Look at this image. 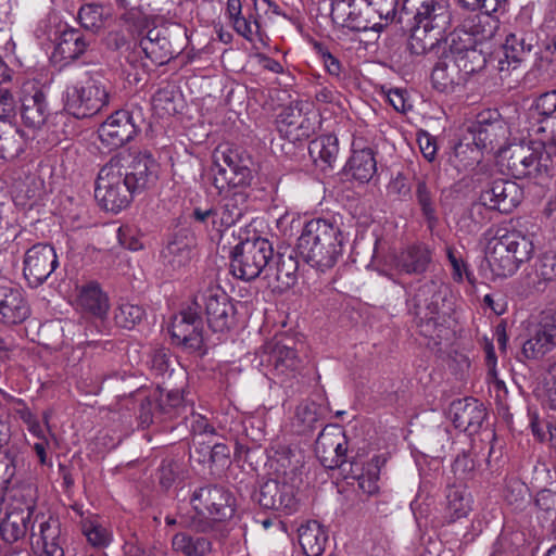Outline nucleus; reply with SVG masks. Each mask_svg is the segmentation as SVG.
<instances>
[{
  "instance_id": "1",
  "label": "nucleus",
  "mask_w": 556,
  "mask_h": 556,
  "mask_svg": "<svg viewBox=\"0 0 556 556\" xmlns=\"http://www.w3.org/2000/svg\"><path fill=\"white\" fill-rule=\"evenodd\" d=\"M159 165L149 151L127 152L112 157L99 172L94 197L105 211L118 213L136 193L154 185Z\"/></svg>"
},
{
  "instance_id": "2",
  "label": "nucleus",
  "mask_w": 556,
  "mask_h": 556,
  "mask_svg": "<svg viewBox=\"0 0 556 556\" xmlns=\"http://www.w3.org/2000/svg\"><path fill=\"white\" fill-rule=\"evenodd\" d=\"M216 172L212 184L218 194L223 195L216 205L219 226L223 230L236 225L248 210L249 187L254 179L250 167L252 161L237 150H216L214 154Z\"/></svg>"
},
{
  "instance_id": "3",
  "label": "nucleus",
  "mask_w": 556,
  "mask_h": 556,
  "mask_svg": "<svg viewBox=\"0 0 556 556\" xmlns=\"http://www.w3.org/2000/svg\"><path fill=\"white\" fill-rule=\"evenodd\" d=\"M344 237L334 218H313L305 223L296 248L312 267L326 271L332 268L343 253Z\"/></svg>"
},
{
  "instance_id": "4",
  "label": "nucleus",
  "mask_w": 556,
  "mask_h": 556,
  "mask_svg": "<svg viewBox=\"0 0 556 556\" xmlns=\"http://www.w3.org/2000/svg\"><path fill=\"white\" fill-rule=\"evenodd\" d=\"M194 515H181L182 528L198 534L213 530L215 522H224L235 515L236 500L231 492L220 485H205L197 489L191 497Z\"/></svg>"
},
{
  "instance_id": "5",
  "label": "nucleus",
  "mask_w": 556,
  "mask_h": 556,
  "mask_svg": "<svg viewBox=\"0 0 556 556\" xmlns=\"http://www.w3.org/2000/svg\"><path fill=\"white\" fill-rule=\"evenodd\" d=\"M62 102L64 111L77 119L90 118L110 103V92L99 73H85L84 77L66 86Z\"/></svg>"
},
{
  "instance_id": "6",
  "label": "nucleus",
  "mask_w": 556,
  "mask_h": 556,
  "mask_svg": "<svg viewBox=\"0 0 556 556\" xmlns=\"http://www.w3.org/2000/svg\"><path fill=\"white\" fill-rule=\"evenodd\" d=\"M533 253L532 241L520 231H507L488 242L486 262L494 276H513Z\"/></svg>"
},
{
  "instance_id": "7",
  "label": "nucleus",
  "mask_w": 556,
  "mask_h": 556,
  "mask_svg": "<svg viewBox=\"0 0 556 556\" xmlns=\"http://www.w3.org/2000/svg\"><path fill=\"white\" fill-rule=\"evenodd\" d=\"M256 359L266 376L280 379L281 382L294 377L302 364L295 339L287 333H277L267 340L257 351Z\"/></svg>"
},
{
  "instance_id": "8",
  "label": "nucleus",
  "mask_w": 556,
  "mask_h": 556,
  "mask_svg": "<svg viewBox=\"0 0 556 556\" xmlns=\"http://www.w3.org/2000/svg\"><path fill=\"white\" fill-rule=\"evenodd\" d=\"M274 250L265 238L245 240L231 251L230 273L238 279L252 281L267 271Z\"/></svg>"
},
{
  "instance_id": "9",
  "label": "nucleus",
  "mask_w": 556,
  "mask_h": 556,
  "mask_svg": "<svg viewBox=\"0 0 556 556\" xmlns=\"http://www.w3.org/2000/svg\"><path fill=\"white\" fill-rule=\"evenodd\" d=\"M549 159L527 143L511 144L502 153V165L516 179L530 178L542 184L549 176Z\"/></svg>"
},
{
  "instance_id": "10",
  "label": "nucleus",
  "mask_w": 556,
  "mask_h": 556,
  "mask_svg": "<svg viewBox=\"0 0 556 556\" xmlns=\"http://www.w3.org/2000/svg\"><path fill=\"white\" fill-rule=\"evenodd\" d=\"M194 308L204 307L207 324L214 332H225L236 325L237 309L231 298L217 285H210L193 299Z\"/></svg>"
},
{
  "instance_id": "11",
  "label": "nucleus",
  "mask_w": 556,
  "mask_h": 556,
  "mask_svg": "<svg viewBox=\"0 0 556 556\" xmlns=\"http://www.w3.org/2000/svg\"><path fill=\"white\" fill-rule=\"evenodd\" d=\"M186 409L182 393L179 390L166 393L155 391L140 402L138 419L143 428H148L154 424L173 420L181 416Z\"/></svg>"
},
{
  "instance_id": "12",
  "label": "nucleus",
  "mask_w": 556,
  "mask_h": 556,
  "mask_svg": "<svg viewBox=\"0 0 556 556\" xmlns=\"http://www.w3.org/2000/svg\"><path fill=\"white\" fill-rule=\"evenodd\" d=\"M403 12L412 21V25L426 30L445 31L451 24L452 14L446 0H404Z\"/></svg>"
},
{
  "instance_id": "13",
  "label": "nucleus",
  "mask_w": 556,
  "mask_h": 556,
  "mask_svg": "<svg viewBox=\"0 0 556 556\" xmlns=\"http://www.w3.org/2000/svg\"><path fill=\"white\" fill-rule=\"evenodd\" d=\"M169 332L173 341L185 350L206 353L203 321L192 306L173 318Z\"/></svg>"
},
{
  "instance_id": "14",
  "label": "nucleus",
  "mask_w": 556,
  "mask_h": 556,
  "mask_svg": "<svg viewBox=\"0 0 556 556\" xmlns=\"http://www.w3.org/2000/svg\"><path fill=\"white\" fill-rule=\"evenodd\" d=\"M59 265L55 250L48 243H37L27 250L23 274L30 287L42 285Z\"/></svg>"
},
{
  "instance_id": "15",
  "label": "nucleus",
  "mask_w": 556,
  "mask_h": 556,
  "mask_svg": "<svg viewBox=\"0 0 556 556\" xmlns=\"http://www.w3.org/2000/svg\"><path fill=\"white\" fill-rule=\"evenodd\" d=\"M523 199V190L521 187L507 179L493 180L488 187L481 191L479 201L481 205L508 214L516 208Z\"/></svg>"
},
{
  "instance_id": "16",
  "label": "nucleus",
  "mask_w": 556,
  "mask_h": 556,
  "mask_svg": "<svg viewBox=\"0 0 556 556\" xmlns=\"http://www.w3.org/2000/svg\"><path fill=\"white\" fill-rule=\"evenodd\" d=\"M257 501L265 509L291 515L299 508L295 486L286 479H269L261 485Z\"/></svg>"
},
{
  "instance_id": "17",
  "label": "nucleus",
  "mask_w": 556,
  "mask_h": 556,
  "mask_svg": "<svg viewBox=\"0 0 556 556\" xmlns=\"http://www.w3.org/2000/svg\"><path fill=\"white\" fill-rule=\"evenodd\" d=\"M138 128L128 111H116L101 124L98 135L101 143L110 151L123 147L134 139Z\"/></svg>"
},
{
  "instance_id": "18",
  "label": "nucleus",
  "mask_w": 556,
  "mask_h": 556,
  "mask_svg": "<svg viewBox=\"0 0 556 556\" xmlns=\"http://www.w3.org/2000/svg\"><path fill=\"white\" fill-rule=\"evenodd\" d=\"M29 305L21 288L11 281H0V323L18 325L28 318Z\"/></svg>"
},
{
  "instance_id": "19",
  "label": "nucleus",
  "mask_w": 556,
  "mask_h": 556,
  "mask_svg": "<svg viewBox=\"0 0 556 556\" xmlns=\"http://www.w3.org/2000/svg\"><path fill=\"white\" fill-rule=\"evenodd\" d=\"M448 416L455 428L473 434L481 428L486 417V409L476 399H458L451 403Z\"/></svg>"
},
{
  "instance_id": "20",
  "label": "nucleus",
  "mask_w": 556,
  "mask_h": 556,
  "mask_svg": "<svg viewBox=\"0 0 556 556\" xmlns=\"http://www.w3.org/2000/svg\"><path fill=\"white\" fill-rule=\"evenodd\" d=\"M533 37L525 33H510L503 45V56L498 59L500 73L509 74L516 70L533 48Z\"/></svg>"
},
{
  "instance_id": "21",
  "label": "nucleus",
  "mask_w": 556,
  "mask_h": 556,
  "mask_svg": "<svg viewBox=\"0 0 556 556\" xmlns=\"http://www.w3.org/2000/svg\"><path fill=\"white\" fill-rule=\"evenodd\" d=\"M364 0H332L330 16L332 22L353 31H365L370 22L364 17L362 7Z\"/></svg>"
},
{
  "instance_id": "22",
  "label": "nucleus",
  "mask_w": 556,
  "mask_h": 556,
  "mask_svg": "<svg viewBox=\"0 0 556 556\" xmlns=\"http://www.w3.org/2000/svg\"><path fill=\"white\" fill-rule=\"evenodd\" d=\"M94 42L93 35L85 34L78 28L67 27L61 33L53 54L65 61L78 60Z\"/></svg>"
},
{
  "instance_id": "23",
  "label": "nucleus",
  "mask_w": 556,
  "mask_h": 556,
  "mask_svg": "<svg viewBox=\"0 0 556 556\" xmlns=\"http://www.w3.org/2000/svg\"><path fill=\"white\" fill-rule=\"evenodd\" d=\"M432 262V252L425 243H415L402 250L395 257V268L407 275L425 274Z\"/></svg>"
},
{
  "instance_id": "24",
  "label": "nucleus",
  "mask_w": 556,
  "mask_h": 556,
  "mask_svg": "<svg viewBox=\"0 0 556 556\" xmlns=\"http://www.w3.org/2000/svg\"><path fill=\"white\" fill-rule=\"evenodd\" d=\"M11 502L8 505V511H23V515L35 520L55 521L51 517L45 519V514L37 506V489L33 484H23L13 486L10 490Z\"/></svg>"
},
{
  "instance_id": "25",
  "label": "nucleus",
  "mask_w": 556,
  "mask_h": 556,
  "mask_svg": "<svg viewBox=\"0 0 556 556\" xmlns=\"http://www.w3.org/2000/svg\"><path fill=\"white\" fill-rule=\"evenodd\" d=\"M431 81L434 89L445 93L454 92L467 84L454 60L447 55L437 62L431 73Z\"/></svg>"
},
{
  "instance_id": "26",
  "label": "nucleus",
  "mask_w": 556,
  "mask_h": 556,
  "mask_svg": "<svg viewBox=\"0 0 556 556\" xmlns=\"http://www.w3.org/2000/svg\"><path fill=\"white\" fill-rule=\"evenodd\" d=\"M48 115L46 96L41 90L36 89L33 93H24L21 116L25 126L40 129L46 124Z\"/></svg>"
},
{
  "instance_id": "27",
  "label": "nucleus",
  "mask_w": 556,
  "mask_h": 556,
  "mask_svg": "<svg viewBox=\"0 0 556 556\" xmlns=\"http://www.w3.org/2000/svg\"><path fill=\"white\" fill-rule=\"evenodd\" d=\"M40 520L26 517L23 511H8L4 519L0 522V535L2 540L9 544L23 540L29 532L31 538L35 536V523Z\"/></svg>"
},
{
  "instance_id": "28",
  "label": "nucleus",
  "mask_w": 556,
  "mask_h": 556,
  "mask_svg": "<svg viewBox=\"0 0 556 556\" xmlns=\"http://www.w3.org/2000/svg\"><path fill=\"white\" fill-rule=\"evenodd\" d=\"M346 442L340 437L320 435L316 441V453L321 465L328 469L342 467L346 463Z\"/></svg>"
},
{
  "instance_id": "29",
  "label": "nucleus",
  "mask_w": 556,
  "mask_h": 556,
  "mask_svg": "<svg viewBox=\"0 0 556 556\" xmlns=\"http://www.w3.org/2000/svg\"><path fill=\"white\" fill-rule=\"evenodd\" d=\"M2 437V433H0ZM23 445L18 441L0 438V485L9 483L24 465Z\"/></svg>"
},
{
  "instance_id": "30",
  "label": "nucleus",
  "mask_w": 556,
  "mask_h": 556,
  "mask_svg": "<svg viewBox=\"0 0 556 556\" xmlns=\"http://www.w3.org/2000/svg\"><path fill=\"white\" fill-rule=\"evenodd\" d=\"M299 543L306 556H320L328 542L326 528L316 520H308L298 529Z\"/></svg>"
},
{
  "instance_id": "31",
  "label": "nucleus",
  "mask_w": 556,
  "mask_h": 556,
  "mask_svg": "<svg viewBox=\"0 0 556 556\" xmlns=\"http://www.w3.org/2000/svg\"><path fill=\"white\" fill-rule=\"evenodd\" d=\"M139 46L144 52V58L157 65L167 63L176 53L168 38L156 28L150 29Z\"/></svg>"
},
{
  "instance_id": "32",
  "label": "nucleus",
  "mask_w": 556,
  "mask_h": 556,
  "mask_svg": "<svg viewBox=\"0 0 556 556\" xmlns=\"http://www.w3.org/2000/svg\"><path fill=\"white\" fill-rule=\"evenodd\" d=\"M377 172V161L370 148L353 151L344 166L345 176L362 184L368 182Z\"/></svg>"
},
{
  "instance_id": "33",
  "label": "nucleus",
  "mask_w": 556,
  "mask_h": 556,
  "mask_svg": "<svg viewBox=\"0 0 556 556\" xmlns=\"http://www.w3.org/2000/svg\"><path fill=\"white\" fill-rule=\"evenodd\" d=\"M78 304L84 312L101 319L108 315L110 308L108 294L96 281H90L83 286L78 296Z\"/></svg>"
},
{
  "instance_id": "34",
  "label": "nucleus",
  "mask_w": 556,
  "mask_h": 556,
  "mask_svg": "<svg viewBox=\"0 0 556 556\" xmlns=\"http://www.w3.org/2000/svg\"><path fill=\"white\" fill-rule=\"evenodd\" d=\"M428 298H434L432 305V313H440L444 307L445 303V288L437 280H428L420 285L416 290L412 303L415 316H420L424 312V304L428 301Z\"/></svg>"
},
{
  "instance_id": "35",
  "label": "nucleus",
  "mask_w": 556,
  "mask_h": 556,
  "mask_svg": "<svg viewBox=\"0 0 556 556\" xmlns=\"http://www.w3.org/2000/svg\"><path fill=\"white\" fill-rule=\"evenodd\" d=\"M172 548L184 556H208L213 551V543L205 535L178 532L172 539Z\"/></svg>"
},
{
  "instance_id": "36",
  "label": "nucleus",
  "mask_w": 556,
  "mask_h": 556,
  "mask_svg": "<svg viewBox=\"0 0 556 556\" xmlns=\"http://www.w3.org/2000/svg\"><path fill=\"white\" fill-rule=\"evenodd\" d=\"M473 144L479 149H494L505 139L506 128L502 121L479 119L472 127Z\"/></svg>"
},
{
  "instance_id": "37",
  "label": "nucleus",
  "mask_w": 556,
  "mask_h": 556,
  "mask_svg": "<svg viewBox=\"0 0 556 556\" xmlns=\"http://www.w3.org/2000/svg\"><path fill=\"white\" fill-rule=\"evenodd\" d=\"M339 147L337 138L330 135L320 136L308 144V154L321 169L331 168L337 160Z\"/></svg>"
},
{
  "instance_id": "38",
  "label": "nucleus",
  "mask_w": 556,
  "mask_h": 556,
  "mask_svg": "<svg viewBox=\"0 0 556 556\" xmlns=\"http://www.w3.org/2000/svg\"><path fill=\"white\" fill-rule=\"evenodd\" d=\"M110 17V9L97 2L83 4L77 13V20L80 26L85 30L90 31L89 35L93 36L104 28L105 23Z\"/></svg>"
},
{
  "instance_id": "39",
  "label": "nucleus",
  "mask_w": 556,
  "mask_h": 556,
  "mask_svg": "<svg viewBox=\"0 0 556 556\" xmlns=\"http://www.w3.org/2000/svg\"><path fill=\"white\" fill-rule=\"evenodd\" d=\"M471 495L465 489L457 486L448 488L444 509L445 520L448 523H453L458 519L467 517L471 510Z\"/></svg>"
},
{
  "instance_id": "40",
  "label": "nucleus",
  "mask_w": 556,
  "mask_h": 556,
  "mask_svg": "<svg viewBox=\"0 0 556 556\" xmlns=\"http://www.w3.org/2000/svg\"><path fill=\"white\" fill-rule=\"evenodd\" d=\"M143 50L134 48L127 51L124 60L121 61V70L127 83L131 86H137L148 75L149 66L143 60Z\"/></svg>"
},
{
  "instance_id": "41",
  "label": "nucleus",
  "mask_w": 556,
  "mask_h": 556,
  "mask_svg": "<svg viewBox=\"0 0 556 556\" xmlns=\"http://www.w3.org/2000/svg\"><path fill=\"white\" fill-rule=\"evenodd\" d=\"M192 249L185 238L175 237L162 250L161 257L164 266L172 270H179L187 266L191 260Z\"/></svg>"
},
{
  "instance_id": "42",
  "label": "nucleus",
  "mask_w": 556,
  "mask_h": 556,
  "mask_svg": "<svg viewBox=\"0 0 556 556\" xmlns=\"http://www.w3.org/2000/svg\"><path fill=\"white\" fill-rule=\"evenodd\" d=\"M429 34L412 25L410 36L404 47V52L407 53L403 60L404 65L414 63L416 58L425 55L434 47L439 38Z\"/></svg>"
},
{
  "instance_id": "43",
  "label": "nucleus",
  "mask_w": 556,
  "mask_h": 556,
  "mask_svg": "<svg viewBox=\"0 0 556 556\" xmlns=\"http://www.w3.org/2000/svg\"><path fill=\"white\" fill-rule=\"evenodd\" d=\"M41 556H65V538L62 535L59 521H42L40 523Z\"/></svg>"
},
{
  "instance_id": "44",
  "label": "nucleus",
  "mask_w": 556,
  "mask_h": 556,
  "mask_svg": "<svg viewBox=\"0 0 556 556\" xmlns=\"http://www.w3.org/2000/svg\"><path fill=\"white\" fill-rule=\"evenodd\" d=\"M538 114L539 131L545 132L556 124V89L541 93L533 102Z\"/></svg>"
},
{
  "instance_id": "45",
  "label": "nucleus",
  "mask_w": 556,
  "mask_h": 556,
  "mask_svg": "<svg viewBox=\"0 0 556 556\" xmlns=\"http://www.w3.org/2000/svg\"><path fill=\"white\" fill-rule=\"evenodd\" d=\"M81 532L94 547H105L112 541V533L98 516H87L80 522Z\"/></svg>"
},
{
  "instance_id": "46",
  "label": "nucleus",
  "mask_w": 556,
  "mask_h": 556,
  "mask_svg": "<svg viewBox=\"0 0 556 556\" xmlns=\"http://www.w3.org/2000/svg\"><path fill=\"white\" fill-rule=\"evenodd\" d=\"M554 349V344L535 328L522 343L519 358L539 361Z\"/></svg>"
},
{
  "instance_id": "47",
  "label": "nucleus",
  "mask_w": 556,
  "mask_h": 556,
  "mask_svg": "<svg viewBox=\"0 0 556 556\" xmlns=\"http://www.w3.org/2000/svg\"><path fill=\"white\" fill-rule=\"evenodd\" d=\"M534 274L532 288L535 292L543 293L556 280V254H543L535 263Z\"/></svg>"
},
{
  "instance_id": "48",
  "label": "nucleus",
  "mask_w": 556,
  "mask_h": 556,
  "mask_svg": "<svg viewBox=\"0 0 556 556\" xmlns=\"http://www.w3.org/2000/svg\"><path fill=\"white\" fill-rule=\"evenodd\" d=\"M415 195L428 228L433 229L438 224L437 208L433 192L424 179L417 180Z\"/></svg>"
},
{
  "instance_id": "49",
  "label": "nucleus",
  "mask_w": 556,
  "mask_h": 556,
  "mask_svg": "<svg viewBox=\"0 0 556 556\" xmlns=\"http://www.w3.org/2000/svg\"><path fill=\"white\" fill-rule=\"evenodd\" d=\"M452 59L467 81L486 65V58L478 47L471 48L469 51Z\"/></svg>"
},
{
  "instance_id": "50",
  "label": "nucleus",
  "mask_w": 556,
  "mask_h": 556,
  "mask_svg": "<svg viewBox=\"0 0 556 556\" xmlns=\"http://www.w3.org/2000/svg\"><path fill=\"white\" fill-rule=\"evenodd\" d=\"M445 43L447 47L445 55L454 58L477 47L478 40L475 33L468 31L464 27H457L448 34L445 39Z\"/></svg>"
},
{
  "instance_id": "51",
  "label": "nucleus",
  "mask_w": 556,
  "mask_h": 556,
  "mask_svg": "<svg viewBox=\"0 0 556 556\" xmlns=\"http://www.w3.org/2000/svg\"><path fill=\"white\" fill-rule=\"evenodd\" d=\"M137 0H117L119 8L124 9L122 20L135 27H142L148 21V16L153 12L150 3H139L135 5Z\"/></svg>"
},
{
  "instance_id": "52",
  "label": "nucleus",
  "mask_w": 556,
  "mask_h": 556,
  "mask_svg": "<svg viewBox=\"0 0 556 556\" xmlns=\"http://www.w3.org/2000/svg\"><path fill=\"white\" fill-rule=\"evenodd\" d=\"M144 308L137 304L122 303L114 311V321L117 327L132 329L144 317Z\"/></svg>"
},
{
  "instance_id": "53",
  "label": "nucleus",
  "mask_w": 556,
  "mask_h": 556,
  "mask_svg": "<svg viewBox=\"0 0 556 556\" xmlns=\"http://www.w3.org/2000/svg\"><path fill=\"white\" fill-rule=\"evenodd\" d=\"M320 415L321 408L316 402L308 399L302 401L295 409V420L302 426L300 431L306 432L315 429Z\"/></svg>"
},
{
  "instance_id": "54",
  "label": "nucleus",
  "mask_w": 556,
  "mask_h": 556,
  "mask_svg": "<svg viewBox=\"0 0 556 556\" xmlns=\"http://www.w3.org/2000/svg\"><path fill=\"white\" fill-rule=\"evenodd\" d=\"M445 254L452 267V278L455 282L462 283L466 278L470 283L475 282L472 271L459 251L453 245L445 247Z\"/></svg>"
},
{
  "instance_id": "55",
  "label": "nucleus",
  "mask_w": 556,
  "mask_h": 556,
  "mask_svg": "<svg viewBox=\"0 0 556 556\" xmlns=\"http://www.w3.org/2000/svg\"><path fill=\"white\" fill-rule=\"evenodd\" d=\"M299 263L295 257L285 254H279L276 265V280L283 287L289 288L296 281V273Z\"/></svg>"
},
{
  "instance_id": "56",
  "label": "nucleus",
  "mask_w": 556,
  "mask_h": 556,
  "mask_svg": "<svg viewBox=\"0 0 556 556\" xmlns=\"http://www.w3.org/2000/svg\"><path fill=\"white\" fill-rule=\"evenodd\" d=\"M190 218L194 224L203 226L207 231H214L217 233L224 231L223 227L219 226L216 206H197L193 208Z\"/></svg>"
},
{
  "instance_id": "57",
  "label": "nucleus",
  "mask_w": 556,
  "mask_h": 556,
  "mask_svg": "<svg viewBox=\"0 0 556 556\" xmlns=\"http://www.w3.org/2000/svg\"><path fill=\"white\" fill-rule=\"evenodd\" d=\"M313 48L317 55L320 58V60L324 63V66L329 75L332 77H336L337 79L341 80L344 79L345 74L343 66L339 59H337L329 49L321 42L315 41L313 45Z\"/></svg>"
},
{
  "instance_id": "58",
  "label": "nucleus",
  "mask_w": 556,
  "mask_h": 556,
  "mask_svg": "<svg viewBox=\"0 0 556 556\" xmlns=\"http://www.w3.org/2000/svg\"><path fill=\"white\" fill-rule=\"evenodd\" d=\"M454 156L456 166L466 169L479 163L480 150L476 146L471 148L469 143L459 142L455 146Z\"/></svg>"
},
{
  "instance_id": "59",
  "label": "nucleus",
  "mask_w": 556,
  "mask_h": 556,
  "mask_svg": "<svg viewBox=\"0 0 556 556\" xmlns=\"http://www.w3.org/2000/svg\"><path fill=\"white\" fill-rule=\"evenodd\" d=\"M304 122L305 118L298 106H287L278 115V123L287 128L303 129ZM286 132L290 134L291 131L287 129Z\"/></svg>"
},
{
  "instance_id": "60",
  "label": "nucleus",
  "mask_w": 556,
  "mask_h": 556,
  "mask_svg": "<svg viewBox=\"0 0 556 556\" xmlns=\"http://www.w3.org/2000/svg\"><path fill=\"white\" fill-rule=\"evenodd\" d=\"M536 329L556 348V308H548L541 313Z\"/></svg>"
},
{
  "instance_id": "61",
  "label": "nucleus",
  "mask_w": 556,
  "mask_h": 556,
  "mask_svg": "<svg viewBox=\"0 0 556 556\" xmlns=\"http://www.w3.org/2000/svg\"><path fill=\"white\" fill-rule=\"evenodd\" d=\"M190 431L193 434V442L202 440L204 437L213 438L216 434L215 428L202 415L192 414L190 421Z\"/></svg>"
},
{
  "instance_id": "62",
  "label": "nucleus",
  "mask_w": 556,
  "mask_h": 556,
  "mask_svg": "<svg viewBox=\"0 0 556 556\" xmlns=\"http://www.w3.org/2000/svg\"><path fill=\"white\" fill-rule=\"evenodd\" d=\"M175 93L170 88L159 89L152 98L154 108L163 110L167 114L175 113L176 105L174 103Z\"/></svg>"
},
{
  "instance_id": "63",
  "label": "nucleus",
  "mask_w": 556,
  "mask_h": 556,
  "mask_svg": "<svg viewBox=\"0 0 556 556\" xmlns=\"http://www.w3.org/2000/svg\"><path fill=\"white\" fill-rule=\"evenodd\" d=\"M15 117V101L7 88H0V122L12 123Z\"/></svg>"
},
{
  "instance_id": "64",
  "label": "nucleus",
  "mask_w": 556,
  "mask_h": 556,
  "mask_svg": "<svg viewBox=\"0 0 556 556\" xmlns=\"http://www.w3.org/2000/svg\"><path fill=\"white\" fill-rule=\"evenodd\" d=\"M118 241L124 248L130 251H138L143 247L138 237V231L129 226H124L118 229Z\"/></svg>"
}]
</instances>
